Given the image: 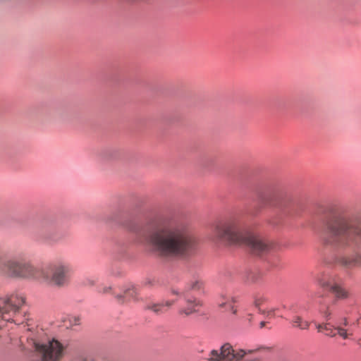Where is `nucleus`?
Wrapping results in <instances>:
<instances>
[{"label": "nucleus", "mask_w": 361, "mask_h": 361, "mask_svg": "<svg viewBox=\"0 0 361 361\" xmlns=\"http://www.w3.org/2000/svg\"><path fill=\"white\" fill-rule=\"evenodd\" d=\"M144 238L152 252L164 258L189 257L197 247V240L188 229L171 220H149Z\"/></svg>", "instance_id": "1"}, {"label": "nucleus", "mask_w": 361, "mask_h": 361, "mask_svg": "<svg viewBox=\"0 0 361 361\" xmlns=\"http://www.w3.org/2000/svg\"><path fill=\"white\" fill-rule=\"evenodd\" d=\"M323 242L338 250L352 252L338 259L341 266L352 269L361 266V255L355 252L361 246V226L351 224L343 214H336L326 220Z\"/></svg>", "instance_id": "2"}, {"label": "nucleus", "mask_w": 361, "mask_h": 361, "mask_svg": "<svg viewBox=\"0 0 361 361\" xmlns=\"http://www.w3.org/2000/svg\"><path fill=\"white\" fill-rule=\"evenodd\" d=\"M243 227L242 217L233 215L216 226L214 233L219 239L228 243L245 244L255 255L266 254L271 250L273 243L270 240L255 233L245 235Z\"/></svg>", "instance_id": "3"}, {"label": "nucleus", "mask_w": 361, "mask_h": 361, "mask_svg": "<svg viewBox=\"0 0 361 361\" xmlns=\"http://www.w3.org/2000/svg\"><path fill=\"white\" fill-rule=\"evenodd\" d=\"M25 296L19 293L0 297V323L6 322L20 324L27 321L28 316L25 309Z\"/></svg>", "instance_id": "4"}, {"label": "nucleus", "mask_w": 361, "mask_h": 361, "mask_svg": "<svg viewBox=\"0 0 361 361\" xmlns=\"http://www.w3.org/2000/svg\"><path fill=\"white\" fill-rule=\"evenodd\" d=\"M0 272L10 279L35 280L39 270L30 260L0 257Z\"/></svg>", "instance_id": "5"}, {"label": "nucleus", "mask_w": 361, "mask_h": 361, "mask_svg": "<svg viewBox=\"0 0 361 361\" xmlns=\"http://www.w3.org/2000/svg\"><path fill=\"white\" fill-rule=\"evenodd\" d=\"M260 350V348L242 349L233 348L229 343L224 344L220 352L217 350H212L209 354L210 361H256L255 353Z\"/></svg>", "instance_id": "6"}, {"label": "nucleus", "mask_w": 361, "mask_h": 361, "mask_svg": "<svg viewBox=\"0 0 361 361\" xmlns=\"http://www.w3.org/2000/svg\"><path fill=\"white\" fill-rule=\"evenodd\" d=\"M49 273L45 274L43 279L50 285L63 288L69 284L71 266L66 261L60 260L49 264Z\"/></svg>", "instance_id": "7"}, {"label": "nucleus", "mask_w": 361, "mask_h": 361, "mask_svg": "<svg viewBox=\"0 0 361 361\" xmlns=\"http://www.w3.org/2000/svg\"><path fill=\"white\" fill-rule=\"evenodd\" d=\"M34 345L37 361H60L64 355L65 347L56 339Z\"/></svg>", "instance_id": "8"}, {"label": "nucleus", "mask_w": 361, "mask_h": 361, "mask_svg": "<svg viewBox=\"0 0 361 361\" xmlns=\"http://www.w3.org/2000/svg\"><path fill=\"white\" fill-rule=\"evenodd\" d=\"M172 293L184 299L185 305L180 306L178 310V314L183 317H188L192 314L197 312L200 307L202 306L201 300L192 297H189L188 295H185V292H178V290H173Z\"/></svg>", "instance_id": "9"}, {"label": "nucleus", "mask_w": 361, "mask_h": 361, "mask_svg": "<svg viewBox=\"0 0 361 361\" xmlns=\"http://www.w3.org/2000/svg\"><path fill=\"white\" fill-rule=\"evenodd\" d=\"M56 228V224L53 221H47L44 225V232L42 235V240L48 244L58 243L59 238Z\"/></svg>", "instance_id": "10"}, {"label": "nucleus", "mask_w": 361, "mask_h": 361, "mask_svg": "<svg viewBox=\"0 0 361 361\" xmlns=\"http://www.w3.org/2000/svg\"><path fill=\"white\" fill-rule=\"evenodd\" d=\"M318 284L324 289L329 290V291L337 283L336 278L335 276L331 275L328 273H321L317 278Z\"/></svg>", "instance_id": "11"}, {"label": "nucleus", "mask_w": 361, "mask_h": 361, "mask_svg": "<svg viewBox=\"0 0 361 361\" xmlns=\"http://www.w3.org/2000/svg\"><path fill=\"white\" fill-rule=\"evenodd\" d=\"M118 302H124L125 299L128 300H138V293L137 288L134 286H130L128 288L123 290V294H116L115 295Z\"/></svg>", "instance_id": "12"}, {"label": "nucleus", "mask_w": 361, "mask_h": 361, "mask_svg": "<svg viewBox=\"0 0 361 361\" xmlns=\"http://www.w3.org/2000/svg\"><path fill=\"white\" fill-rule=\"evenodd\" d=\"M236 300L231 295L222 296L219 302V306L224 308L225 311L231 312L233 314L237 313V310L235 307Z\"/></svg>", "instance_id": "13"}, {"label": "nucleus", "mask_w": 361, "mask_h": 361, "mask_svg": "<svg viewBox=\"0 0 361 361\" xmlns=\"http://www.w3.org/2000/svg\"><path fill=\"white\" fill-rule=\"evenodd\" d=\"M349 323L346 318H343L342 321L334 327V329L337 331V334L339 335L343 339H347L353 335V332L349 329H345Z\"/></svg>", "instance_id": "14"}, {"label": "nucleus", "mask_w": 361, "mask_h": 361, "mask_svg": "<svg viewBox=\"0 0 361 361\" xmlns=\"http://www.w3.org/2000/svg\"><path fill=\"white\" fill-rule=\"evenodd\" d=\"M173 303L174 301L173 300H167L164 302L149 305L147 306V308L156 314H161L166 312Z\"/></svg>", "instance_id": "15"}, {"label": "nucleus", "mask_w": 361, "mask_h": 361, "mask_svg": "<svg viewBox=\"0 0 361 361\" xmlns=\"http://www.w3.org/2000/svg\"><path fill=\"white\" fill-rule=\"evenodd\" d=\"M204 288V282L200 279H195L190 281L185 286L184 290L180 292H185L188 295L189 291L200 292Z\"/></svg>", "instance_id": "16"}, {"label": "nucleus", "mask_w": 361, "mask_h": 361, "mask_svg": "<svg viewBox=\"0 0 361 361\" xmlns=\"http://www.w3.org/2000/svg\"><path fill=\"white\" fill-rule=\"evenodd\" d=\"M334 294L337 299H345L348 298V292L346 289L340 286L338 283L330 290Z\"/></svg>", "instance_id": "17"}, {"label": "nucleus", "mask_w": 361, "mask_h": 361, "mask_svg": "<svg viewBox=\"0 0 361 361\" xmlns=\"http://www.w3.org/2000/svg\"><path fill=\"white\" fill-rule=\"evenodd\" d=\"M319 332H324L326 336L334 337L337 334L335 329L329 326V324H319L317 326Z\"/></svg>", "instance_id": "18"}, {"label": "nucleus", "mask_w": 361, "mask_h": 361, "mask_svg": "<svg viewBox=\"0 0 361 361\" xmlns=\"http://www.w3.org/2000/svg\"><path fill=\"white\" fill-rule=\"evenodd\" d=\"M291 322L294 327H298L300 329H307L310 326L308 322L303 320L302 317L299 316L294 317Z\"/></svg>", "instance_id": "19"}, {"label": "nucleus", "mask_w": 361, "mask_h": 361, "mask_svg": "<svg viewBox=\"0 0 361 361\" xmlns=\"http://www.w3.org/2000/svg\"><path fill=\"white\" fill-rule=\"evenodd\" d=\"M268 298L262 295H257L254 298V305L260 312L263 309L262 307L268 302Z\"/></svg>", "instance_id": "20"}, {"label": "nucleus", "mask_w": 361, "mask_h": 361, "mask_svg": "<svg viewBox=\"0 0 361 361\" xmlns=\"http://www.w3.org/2000/svg\"><path fill=\"white\" fill-rule=\"evenodd\" d=\"M320 312L324 315L326 320L331 319V311L330 310L329 307H321Z\"/></svg>", "instance_id": "21"}, {"label": "nucleus", "mask_w": 361, "mask_h": 361, "mask_svg": "<svg viewBox=\"0 0 361 361\" xmlns=\"http://www.w3.org/2000/svg\"><path fill=\"white\" fill-rule=\"evenodd\" d=\"M276 309L275 308H270V309H263L260 313L263 314H266L267 317H271L275 315V311Z\"/></svg>", "instance_id": "22"}, {"label": "nucleus", "mask_w": 361, "mask_h": 361, "mask_svg": "<svg viewBox=\"0 0 361 361\" xmlns=\"http://www.w3.org/2000/svg\"><path fill=\"white\" fill-rule=\"evenodd\" d=\"M79 361H93V360L87 355H82L79 357Z\"/></svg>", "instance_id": "23"}, {"label": "nucleus", "mask_w": 361, "mask_h": 361, "mask_svg": "<svg viewBox=\"0 0 361 361\" xmlns=\"http://www.w3.org/2000/svg\"><path fill=\"white\" fill-rule=\"evenodd\" d=\"M111 290V286H109V287H104V288L101 290V292H102V293H109Z\"/></svg>", "instance_id": "24"}, {"label": "nucleus", "mask_w": 361, "mask_h": 361, "mask_svg": "<svg viewBox=\"0 0 361 361\" xmlns=\"http://www.w3.org/2000/svg\"><path fill=\"white\" fill-rule=\"evenodd\" d=\"M264 326H265V322H262L260 323V327H261V328H263Z\"/></svg>", "instance_id": "25"}, {"label": "nucleus", "mask_w": 361, "mask_h": 361, "mask_svg": "<svg viewBox=\"0 0 361 361\" xmlns=\"http://www.w3.org/2000/svg\"><path fill=\"white\" fill-rule=\"evenodd\" d=\"M271 206H273V207H277L278 205H277L276 204H275V203H271Z\"/></svg>", "instance_id": "26"}]
</instances>
